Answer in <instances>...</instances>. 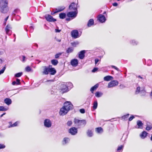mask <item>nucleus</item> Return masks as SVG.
<instances>
[{
    "label": "nucleus",
    "instance_id": "32",
    "mask_svg": "<svg viewBox=\"0 0 152 152\" xmlns=\"http://www.w3.org/2000/svg\"><path fill=\"white\" fill-rule=\"evenodd\" d=\"M103 95V93L99 91L96 92L95 93V96L97 97H101Z\"/></svg>",
    "mask_w": 152,
    "mask_h": 152
},
{
    "label": "nucleus",
    "instance_id": "57",
    "mask_svg": "<svg viewBox=\"0 0 152 152\" xmlns=\"http://www.w3.org/2000/svg\"><path fill=\"white\" fill-rule=\"evenodd\" d=\"M9 124L10 125L8 126V128H11V127H11V126L12 125V122H9Z\"/></svg>",
    "mask_w": 152,
    "mask_h": 152
},
{
    "label": "nucleus",
    "instance_id": "42",
    "mask_svg": "<svg viewBox=\"0 0 152 152\" xmlns=\"http://www.w3.org/2000/svg\"><path fill=\"white\" fill-rule=\"evenodd\" d=\"M61 54H62V53H57V54H56L55 55V58H58L60 57V56L61 55Z\"/></svg>",
    "mask_w": 152,
    "mask_h": 152
},
{
    "label": "nucleus",
    "instance_id": "56",
    "mask_svg": "<svg viewBox=\"0 0 152 152\" xmlns=\"http://www.w3.org/2000/svg\"><path fill=\"white\" fill-rule=\"evenodd\" d=\"M99 61V60L98 59H96L95 60V64L96 65V64Z\"/></svg>",
    "mask_w": 152,
    "mask_h": 152
},
{
    "label": "nucleus",
    "instance_id": "40",
    "mask_svg": "<svg viewBox=\"0 0 152 152\" xmlns=\"http://www.w3.org/2000/svg\"><path fill=\"white\" fill-rule=\"evenodd\" d=\"M140 91V87H137V88L135 92V94H139Z\"/></svg>",
    "mask_w": 152,
    "mask_h": 152
},
{
    "label": "nucleus",
    "instance_id": "14",
    "mask_svg": "<svg viewBox=\"0 0 152 152\" xmlns=\"http://www.w3.org/2000/svg\"><path fill=\"white\" fill-rule=\"evenodd\" d=\"M69 88L65 84H63L62 85L61 90L63 93L69 91Z\"/></svg>",
    "mask_w": 152,
    "mask_h": 152
},
{
    "label": "nucleus",
    "instance_id": "45",
    "mask_svg": "<svg viewBox=\"0 0 152 152\" xmlns=\"http://www.w3.org/2000/svg\"><path fill=\"white\" fill-rule=\"evenodd\" d=\"M78 44L77 42H74L72 43L71 44L72 46L74 47H76V45Z\"/></svg>",
    "mask_w": 152,
    "mask_h": 152
},
{
    "label": "nucleus",
    "instance_id": "26",
    "mask_svg": "<svg viewBox=\"0 0 152 152\" xmlns=\"http://www.w3.org/2000/svg\"><path fill=\"white\" fill-rule=\"evenodd\" d=\"M130 43L133 45H136L138 44V42L135 40L132 39L130 41Z\"/></svg>",
    "mask_w": 152,
    "mask_h": 152
},
{
    "label": "nucleus",
    "instance_id": "7",
    "mask_svg": "<svg viewBox=\"0 0 152 152\" xmlns=\"http://www.w3.org/2000/svg\"><path fill=\"white\" fill-rule=\"evenodd\" d=\"M71 35L72 37L75 39L79 37L80 36L79 35V32L77 30H74L72 31Z\"/></svg>",
    "mask_w": 152,
    "mask_h": 152
},
{
    "label": "nucleus",
    "instance_id": "51",
    "mask_svg": "<svg viewBox=\"0 0 152 152\" xmlns=\"http://www.w3.org/2000/svg\"><path fill=\"white\" fill-rule=\"evenodd\" d=\"M80 112L82 113H84L85 111L84 109H81L80 110Z\"/></svg>",
    "mask_w": 152,
    "mask_h": 152
},
{
    "label": "nucleus",
    "instance_id": "50",
    "mask_svg": "<svg viewBox=\"0 0 152 152\" xmlns=\"http://www.w3.org/2000/svg\"><path fill=\"white\" fill-rule=\"evenodd\" d=\"M5 147V146L4 145L2 144H0V149L4 148Z\"/></svg>",
    "mask_w": 152,
    "mask_h": 152
},
{
    "label": "nucleus",
    "instance_id": "4",
    "mask_svg": "<svg viewBox=\"0 0 152 152\" xmlns=\"http://www.w3.org/2000/svg\"><path fill=\"white\" fill-rule=\"evenodd\" d=\"M63 107L65 108L68 111L73 108V105L70 102H65Z\"/></svg>",
    "mask_w": 152,
    "mask_h": 152
},
{
    "label": "nucleus",
    "instance_id": "28",
    "mask_svg": "<svg viewBox=\"0 0 152 152\" xmlns=\"http://www.w3.org/2000/svg\"><path fill=\"white\" fill-rule=\"evenodd\" d=\"M96 131L98 133H101L103 132L102 129L101 127H98L96 129Z\"/></svg>",
    "mask_w": 152,
    "mask_h": 152
},
{
    "label": "nucleus",
    "instance_id": "52",
    "mask_svg": "<svg viewBox=\"0 0 152 152\" xmlns=\"http://www.w3.org/2000/svg\"><path fill=\"white\" fill-rule=\"evenodd\" d=\"M98 69V68L97 67L94 68L92 70V72H95Z\"/></svg>",
    "mask_w": 152,
    "mask_h": 152
},
{
    "label": "nucleus",
    "instance_id": "44",
    "mask_svg": "<svg viewBox=\"0 0 152 152\" xmlns=\"http://www.w3.org/2000/svg\"><path fill=\"white\" fill-rule=\"evenodd\" d=\"M5 69H6V66H5L4 67L2 68V69H1V70L0 71V75L1 74H2V73H3L4 72V71H5Z\"/></svg>",
    "mask_w": 152,
    "mask_h": 152
},
{
    "label": "nucleus",
    "instance_id": "62",
    "mask_svg": "<svg viewBox=\"0 0 152 152\" xmlns=\"http://www.w3.org/2000/svg\"><path fill=\"white\" fill-rule=\"evenodd\" d=\"M120 87L121 88H125V86L123 85V84H121L120 85Z\"/></svg>",
    "mask_w": 152,
    "mask_h": 152
},
{
    "label": "nucleus",
    "instance_id": "49",
    "mask_svg": "<svg viewBox=\"0 0 152 152\" xmlns=\"http://www.w3.org/2000/svg\"><path fill=\"white\" fill-rule=\"evenodd\" d=\"M67 125L69 126H70L72 124V122L71 121H68L67 123Z\"/></svg>",
    "mask_w": 152,
    "mask_h": 152
},
{
    "label": "nucleus",
    "instance_id": "17",
    "mask_svg": "<svg viewBox=\"0 0 152 152\" xmlns=\"http://www.w3.org/2000/svg\"><path fill=\"white\" fill-rule=\"evenodd\" d=\"M65 7L64 6H61L59 7L58 8L55 9V11L53 13H51L52 15H53L55 13L58 12H59L63 11Z\"/></svg>",
    "mask_w": 152,
    "mask_h": 152
},
{
    "label": "nucleus",
    "instance_id": "10",
    "mask_svg": "<svg viewBox=\"0 0 152 152\" xmlns=\"http://www.w3.org/2000/svg\"><path fill=\"white\" fill-rule=\"evenodd\" d=\"M98 20L101 23H103L105 22L106 20L105 17L103 15L100 14L99 15Z\"/></svg>",
    "mask_w": 152,
    "mask_h": 152
},
{
    "label": "nucleus",
    "instance_id": "21",
    "mask_svg": "<svg viewBox=\"0 0 152 152\" xmlns=\"http://www.w3.org/2000/svg\"><path fill=\"white\" fill-rule=\"evenodd\" d=\"M4 102L7 105H9L10 104L12 103L11 100L9 98H7L4 99Z\"/></svg>",
    "mask_w": 152,
    "mask_h": 152
},
{
    "label": "nucleus",
    "instance_id": "39",
    "mask_svg": "<svg viewBox=\"0 0 152 152\" xmlns=\"http://www.w3.org/2000/svg\"><path fill=\"white\" fill-rule=\"evenodd\" d=\"M152 128V125L150 124L149 125L147 124L146 128V129L147 130H149Z\"/></svg>",
    "mask_w": 152,
    "mask_h": 152
},
{
    "label": "nucleus",
    "instance_id": "59",
    "mask_svg": "<svg viewBox=\"0 0 152 152\" xmlns=\"http://www.w3.org/2000/svg\"><path fill=\"white\" fill-rule=\"evenodd\" d=\"M118 5V3L116 2H115L113 4V6L115 7L117 6Z\"/></svg>",
    "mask_w": 152,
    "mask_h": 152
},
{
    "label": "nucleus",
    "instance_id": "8",
    "mask_svg": "<svg viewBox=\"0 0 152 152\" xmlns=\"http://www.w3.org/2000/svg\"><path fill=\"white\" fill-rule=\"evenodd\" d=\"M44 125L45 127L50 128L51 126L52 123L49 119H46L44 120Z\"/></svg>",
    "mask_w": 152,
    "mask_h": 152
},
{
    "label": "nucleus",
    "instance_id": "35",
    "mask_svg": "<svg viewBox=\"0 0 152 152\" xmlns=\"http://www.w3.org/2000/svg\"><path fill=\"white\" fill-rule=\"evenodd\" d=\"M8 110V108L3 106H0V111H6Z\"/></svg>",
    "mask_w": 152,
    "mask_h": 152
},
{
    "label": "nucleus",
    "instance_id": "37",
    "mask_svg": "<svg viewBox=\"0 0 152 152\" xmlns=\"http://www.w3.org/2000/svg\"><path fill=\"white\" fill-rule=\"evenodd\" d=\"M124 147V145H121L119 146L118 147L117 149V151L118 152H119L121 150V152L123 150V149Z\"/></svg>",
    "mask_w": 152,
    "mask_h": 152
},
{
    "label": "nucleus",
    "instance_id": "15",
    "mask_svg": "<svg viewBox=\"0 0 152 152\" xmlns=\"http://www.w3.org/2000/svg\"><path fill=\"white\" fill-rule=\"evenodd\" d=\"M70 63L73 66L75 67L77 66L78 62L77 59H74L71 61Z\"/></svg>",
    "mask_w": 152,
    "mask_h": 152
},
{
    "label": "nucleus",
    "instance_id": "58",
    "mask_svg": "<svg viewBox=\"0 0 152 152\" xmlns=\"http://www.w3.org/2000/svg\"><path fill=\"white\" fill-rule=\"evenodd\" d=\"M12 84L13 85H18L17 84V83L15 81H13L12 83Z\"/></svg>",
    "mask_w": 152,
    "mask_h": 152
},
{
    "label": "nucleus",
    "instance_id": "5",
    "mask_svg": "<svg viewBox=\"0 0 152 152\" xmlns=\"http://www.w3.org/2000/svg\"><path fill=\"white\" fill-rule=\"evenodd\" d=\"M118 82L116 80H113L110 82L108 85L107 87L110 88L115 86L118 85Z\"/></svg>",
    "mask_w": 152,
    "mask_h": 152
},
{
    "label": "nucleus",
    "instance_id": "34",
    "mask_svg": "<svg viewBox=\"0 0 152 152\" xmlns=\"http://www.w3.org/2000/svg\"><path fill=\"white\" fill-rule=\"evenodd\" d=\"M73 51V48L72 47H69L68 48L66 51L67 53H70L72 52Z\"/></svg>",
    "mask_w": 152,
    "mask_h": 152
},
{
    "label": "nucleus",
    "instance_id": "16",
    "mask_svg": "<svg viewBox=\"0 0 152 152\" xmlns=\"http://www.w3.org/2000/svg\"><path fill=\"white\" fill-rule=\"evenodd\" d=\"M85 51L83 50L80 52L78 53V57L80 59H83L85 57Z\"/></svg>",
    "mask_w": 152,
    "mask_h": 152
},
{
    "label": "nucleus",
    "instance_id": "64",
    "mask_svg": "<svg viewBox=\"0 0 152 152\" xmlns=\"http://www.w3.org/2000/svg\"><path fill=\"white\" fill-rule=\"evenodd\" d=\"M3 53V52L2 51H0V55H2Z\"/></svg>",
    "mask_w": 152,
    "mask_h": 152
},
{
    "label": "nucleus",
    "instance_id": "48",
    "mask_svg": "<svg viewBox=\"0 0 152 152\" xmlns=\"http://www.w3.org/2000/svg\"><path fill=\"white\" fill-rule=\"evenodd\" d=\"M68 85H69V86H67L68 88H69H69H71L72 87V83L71 82H69L68 83Z\"/></svg>",
    "mask_w": 152,
    "mask_h": 152
},
{
    "label": "nucleus",
    "instance_id": "55",
    "mask_svg": "<svg viewBox=\"0 0 152 152\" xmlns=\"http://www.w3.org/2000/svg\"><path fill=\"white\" fill-rule=\"evenodd\" d=\"M29 28H30V31L31 32H32L34 30L33 27L32 26H31Z\"/></svg>",
    "mask_w": 152,
    "mask_h": 152
},
{
    "label": "nucleus",
    "instance_id": "46",
    "mask_svg": "<svg viewBox=\"0 0 152 152\" xmlns=\"http://www.w3.org/2000/svg\"><path fill=\"white\" fill-rule=\"evenodd\" d=\"M111 67L114 68V69H115L117 70V71H120L119 69L116 66H113V65H111Z\"/></svg>",
    "mask_w": 152,
    "mask_h": 152
},
{
    "label": "nucleus",
    "instance_id": "24",
    "mask_svg": "<svg viewBox=\"0 0 152 152\" xmlns=\"http://www.w3.org/2000/svg\"><path fill=\"white\" fill-rule=\"evenodd\" d=\"M49 70V72H50V74L51 75H54L56 73V70L54 68L50 67Z\"/></svg>",
    "mask_w": 152,
    "mask_h": 152
},
{
    "label": "nucleus",
    "instance_id": "43",
    "mask_svg": "<svg viewBox=\"0 0 152 152\" xmlns=\"http://www.w3.org/2000/svg\"><path fill=\"white\" fill-rule=\"evenodd\" d=\"M19 122L18 121H16L15 122L14 124H12V125L11 127H14L15 126H17L18 124H19Z\"/></svg>",
    "mask_w": 152,
    "mask_h": 152
},
{
    "label": "nucleus",
    "instance_id": "6",
    "mask_svg": "<svg viewBox=\"0 0 152 152\" xmlns=\"http://www.w3.org/2000/svg\"><path fill=\"white\" fill-rule=\"evenodd\" d=\"M77 13V11L69 12L67 13V16L68 17L74 18L76 17Z\"/></svg>",
    "mask_w": 152,
    "mask_h": 152
},
{
    "label": "nucleus",
    "instance_id": "22",
    "mask_svg": "<svg viewBox=\"0 0 152 152\" xmlns=\"http://www.w3.org/2000/svg\"><path fill=\"white\" fill-rule=\"evenodd\" d=\"M137 125L138 126V127H136V128L141 129L142 128L143 124L141 121L140 120H138L137 121Z\"/></svg>",
    "mask_w": 152,
    "mask_h": 152
},
{
    "label": "nucleus",
    "instance_id": "2",
    "mask_svg": "<svg viewBox=\"0 0 152 152\" xmlns=\"http://www.w3.org/2000/svg\"><path fill=\"white\" fill-rule=\"evenodd\" d=\"M74 122L79 127L84 126L86 124V121L85 120H80L76 118H75Z\"/></svg>",
    "mask_w": 152,
    "mask_h": 152
},
{
    "label": "nucleus",
    "instance_id": "18",
    "mask_svg": "<svg viewBox=\"0 0 152 152\" xmlns=\"http://www.w3.org/2000/svg\"><path fill=\"white\" fill-rule=\"evenodd\" d=\"M44 69L42 73L44 75H48L50 71V67L48 66H44L43 67Z\"/></svg>",
    "mask_w": 152,
    "mask_h": 152
},
{
    "label": "nucleus",
    "instance_id": "47",
    "mask_svg": "<svg viewBox=\"0 0 152 152\" xmlns=\"http://www.w3.org/2000/svg\"><path fill=\"white\" fill-rule=\"evenodd\" d=\"M22 61L23 62H25L26 61V57L24 56H22Z\"/></svg>",
    "mask_w": 152,
    "mask_h": 152
},
{
    "label": "nucleus",
    "instance_id": "63",
    "mask_svg": "<svg viewBox=\"0 0 152 152\" xmlns=\"http://www.w3.org/2000/svg\"><path fill=\"white\" fill-rule=\"evenodd\" d=\"M66 20L68 21H69L70 20H71L70 18L69 17V18H66Z\"/></svg>",
    "mask_w": 152,
    "mask_h": 152
},
{
    "label": "nucleus",
    "instance_id": "61",
    "mask_svg": "<svg viewBox=\"0 0 152 152\" xmlns=\"http://www.w3.org/2000/svg\"><path fill=\"white\" fill-rule=\"evenodd\" d=\"M61 31V30H59L57 29H55V31L56 32H59Z\"/></svg>",
    "mask_w": 152,
    "mask_h": 152
},
{
    "label": "nucleus",
    "instance_id": "9",
    "mask_svg": "<svg viewBox=\"0 0 152 152\" xmlns=\"http://www.w3.org/2000/svg\"><path fill=\"white\" fill-rule=\"evenodd\" d=\"M45 18L49 22H54L56 21V20L54 18L50 15H46L45 16Z\"/></svg>",
    "mask_w": 152,
    "mask_h": 152
},
{
    "label": "nucleus",
    "instance_id": "3",
    "mask_svg": "<svg viewBox=\"0 0 152 152\" xmlns=\"http://www.w3.org/2000/svg\"><path fill=\"white\" fill-rule=\"evenodd\" d=\"M79 7V6L78 5V2L76 4L74 2H72L69 6V10L73 11H77V8Z\"/></svg>",
    "mask_w": 152,
    "mask_h": 152
},
{
    "label": "nucleus",
    "instance_id": "33",
    "mask_svg": "<svg viewBox=\"0 0 152 152\" xmlns=\"http://www.w3.org/2000/svg\"><path fill=\"white\" fill-rule=\"evenodd\" d=\"M97 102L96 101H95L93 103V108L94 110H95L97 108Z\"/></svg>",
    "mask_w": 152,
    "mask_h": 152
},
{
    "label": "nucleus",
    "instance_id": "23",
    "mask_svg": "<svg viewBox=\"0 0 152 152\" xmlns=\"http://www.w3.org/2000/svg\"><path fill=\"white\" fill-rule=\"evenodd\" d=\"M99 86V84L97 83L91 88L90 91L92 93H93L94 91V90L98 88Z\"/></svg>",
    "mask_w": 152,
    "mask_h": 152
},
{
    "label": "nucleus",
    "instance_id": "11",
    "mask_svg": "<svg viewBox=\"0 0 152 152\" xmlns=\"http://www.w3.org/2000/svg\"><path fill=\"white\" fill-rule=\"evenodd\" d=\"M69 132L72 135H75L77 133V130L75 127H72L69 129Z\"/></svg>",
    "mask_w": 152,
    "mask_h": 152
},
{
    "label": "nucleus",
    "instance_id": "30",
    "mask_svg": "<svg viewBox=\"0 0 152 152\" xmlns=\"http://www.w3.org/2000/svg\"><path fill=\"white\" fill-rule=\"evenodd\" d=\"M147 134V133L146 132L144 131L140 135V137L142 138H144L146 137Z\"/></svg>",
    "mask_w": 152,
    "mask_h": 152
},
{
    "label": "nucleus",
    "instance_id": "19",
    "mask_svg": "<svg viewBox=\"0 0 152 152\" xmlns=\"http://www.w3.org/2000/svg\"><path fill=\"white\" fill-rule=\"evenodd\" d=\"M70 141V139L69 138L65 137L63 139L62 141V144L63 145H65L68 143Z\"/></svg>",
    "mask_w": 152,
    "mask_h": 152
},
{
    "label": "nucleus",
    "instance_id": "25",
    "mask_svg": "<svg viewBox=\"0 0 152 152\" xmlns=\"http://www.w3.org/2000/svg\"><path fill=\"white\" fill-rule=\"evenodd\" d=\"M113 79V77L109 75L106 76L104 78V80L106 81H109Z\"/></svg>",
    "mask_w": 152,
    "mask_h": 152
},
{
    "label": "nucleus",
    "instance_id": "31",
    "mask_svg": "<svg viewBox=\"0 0 152 152\" xmlns=\"http://www.w3.org/2000/svg\"><path fill=\"white\" fill-rule=\"evenodd\" d=\"M66 14L65 13H61L59 14V17L61 19H64L65 18Z\"/></svg>",
    "mask_w": 152,
    "mask_h": 152
},
{
    "label": "nucleus",
    "instance_id": "36",
    "mask_svg": "<svg viewBox=\"0 0 152 152\" xmlns=\"http://www.w3.org/2000/svg\"><path fill=\"white\" fill-rule=\"evenodd\" d=\"M129 114H128L126 115L123 116L121 117V118L122 119H124V120H127V118L129 117Z\"/></svg>",
    "mask_w": 152,
    "mask_h": 152
},
{
    "label": "nucleus",
    "instance_id": "20",
    "mask_svg": "<svg viewBox=\"0 0 152 152\" xmlns=\"http://www.w3.org/2000/svg\"><path fill=\"white\" fill-rule=\"evenodd\" d=\"M94 20L92 19H90L88 22L87 26L88 27H91L94 24Z\"/></svg>",
    "mask_w": 152,
    "mask_h": 152
},
{
    "label": "nucleus",
    "instance_id": "60",
    "mask_svg": "<svg viewBox=\"0 0 152 152\" xmlns=\"http://www.w3.org/2000/svg\"><path fill=\"white\" fill-rule=\"evenodd\" d=\"M137 77L141 79H143V77L140 75L137 76Z\"/></svg>",
    "mask_w": 152,
    "mask_h": 152
},
{
    "label": "nucleus",
    "instance_id": "1",
    "mask_svg": "<svg viewBox=\"0 0 152 152\" xmlns=\"http://www.w3.org/2000/svg\"><path fill=\"white\" fill-rule=\"evenodd\" d=\"M7 5L8 1L7 0H0V10L1 13H5L8 11Z\"/></svg>",
    "mask_w": 152,
    "mask_h": 152
},
{
    "label": "nucleus",
    "instance_id": "29",
    "mask_svg": "<svg viewBox=\"0 0 152 152\" xmlns=\"http://www.w3.org/2000/svg\"><path fill=\"white\" fill-rule=\"evenodd\" d=\"M58 63V61L56 59H53L51 61V64L54 66L56 65Z\"/></svg>",
    "mask_w": 152,
    "mask_h": 152
},
{
    "label": "nucleus",
    "instance_id": "54",
    "mask_svg": "<svg viewBox=\"0 0 152 152\" xmlns=\"http://www.w3.org/2000/svg\"><path fill=\"white\" fill-rule=\"evenodd\" d=\"M16 82L17 83V85H20V80L18 78H17L16 79Z\"/></svg>",
    "mask_w": 152,
    "mask_h": 152
},
{
    "label": "nucleus",
    "instance_id": "41",
    "mask_svg": "<svg viewBox=\"0 0 152 152\" xmlns=\"http://www.w3.org/2000/svg\"><path fill=\"white\" fill-rule=\"evenodd\" d=\"M25 70L26 72H29L31 70V68L29 66H27L25 68Z\"/></svg>",
    "mask_w": 152,
    "mask_h": 152
},
{
    "label": "nucleus",
    "instance_id": "12",
    "mask_svg": "<svg viewBox=\"0 0 152 152\" xmlns=\"http://www.w3.org/2000/svg\"><path fill=\"white\" fill-rule=\"evenodd\" d=\"M68 111L65 108L63 107L60 109L59 113L61 115H66Z\"/></svg>",
    "mask_w": 152,
    "mask_h": 152
},
{
    "label": "nucleus",
    "instance_id": "27",
    "mask_svg": "<svg viewBox=\"0 0 152 152\" xmlns=\"http://www.w3.org/2000/svg\"><path fill=\"white\" fill-rule=\"evenodd\" d=\"M88 136L89 137H92L93 135V131L91 130L88 129L87 132Z\"/></svg>",
    "mask_w": 152,
    "mask_h": 152
},
{
    "label": "nucleus",
    "instance_id": "53",
    "mask_svg": "<svg viewBox=\"0 0 152 152\" xmlns=\"http://www.w3.org/2000/svg\"><path fill=\"white\" fill-rule=\"evenodd\" d=\"M134 118V117L133 115H132L129 118V121H131Z\"/></svg>",
    "mask_w": 152,
    "mask_h": 152
},
{
    "label": "nucleus",
    "instance_id": "13",
    "mask_svg": "<svg viewBox=\"0 0 152 152\" xmlns=\"http://www.w3.org/2000/svg\"><path fill=\"white\" fill-rule=\"evenodd\" d=\"M11 27L10 25H7L5 28V31L6 33L8 35H10L11 34V31L10 30L11 29Z\"/></svg>",
    "mask_w": 152,
    "mask_h": 152
},
{
    "label": "nucleus",
    "instance_id": "38",
    "mask_svg": "<svg viewBox=\"0 0 152 152\" xmlns=\"http://www.w3.org/2000/svg\"><path fill=\"white\" fill-rule=\"evenodd\" d=\"M23 74V73L22 72H19L16 74L15 76L16 77H20Z\"/></svg>",
    "mask_w": 152,
    "mask_h": 152
}]
</instances>
